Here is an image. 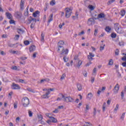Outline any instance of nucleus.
Instances as JSON below:
<instances>
[{"label":"nucleus","instance_id":"6e6552de","mask_svg":"<svg viewBox=\"0 0 126 126\" xmlns=\"http://www.w3.org/2000/svg\"><path fill=\"white\" fill-rule=\"evenodd\" d=\"M114 28L115 29V31L117 32L118 33L120 32V25L119 24H115Z\"/></svg>","mask_w":126,"mask_h":126},{"label":"nucleus","instance_id":"338daca9","mask_svg":"<svg viewBox=\"0 0 126 126\" xmlns=\"http://www.w3.org/2000/svg\"><path fill=\"white\" fill-rule=\"evenodd\" d=\"M122 65H123V66H124L125 67H126V61L122 63Z\"/></svg>","mask_w":126,"mask_h":126},{"label":"nucleus","instance_id":"5701e85b","mask_svg":"<svg viewBox=\"0 0 126 126\" xmlns=\"http://www.w3.org/2000/svg\"><path fill=\"white\" fill-rule=\"evenodd\" d=\"M111 30L112 29L109 26H107L105 28V31H106V32H110Z\"/></svg>","mask_w":126,"mask_h":126},{"label":"nucleus","instance_id":"a878e982","mask_svg":"<svg viewBox=\"0 0 126 126\" xmlns=\"http://www.w3.org/2000/svg\"><path fill=\"white\" fill-rule=\"evenodd\" d=\"M88 8H90L91 10H94V9H95V7L92 5H89Z\"/></svg>","mask_w":126,"mask_h":126},{"label":"nucleus","instance_id":"8fccbe9b","mask_svg":"<svg viewBox=\"0 0 126 126\" xmlns=\"http://www.w3.org/2000/svg\"><path fill=\"white\" fill-rule=\"evenodd\" d=\"M28 14H29V13L28 12V9H27V11L24 12V15H25V16H28Z\"/></svg>","mask_w":126,"mask_h":126},{"label":"nucleus","instance_id":"5fc2aeb1","mask_svg":"<svg viewBox=\"0 0 126 126\" xmlns=\"http://www.w3.org/2000/svg\"><path fill=\"white\" fill-rule=\"evenodd\" d=\"M83 74L84 76H85V77H87V72H86V71H84L83 72Z\"/></svg>","mask_w":126,"mask_h":126},{"label":"nucleus","instance_id":"ddd939ff","mask_svg":"<svg viewBox=\"0 0 126 126\" xmlns=\"http://www.w3.org/2000/svg\"><path fill=\"white\" fill-rule=\"evenodd\" d=\"M64 50V47L63 46H58V50L57 52L60 53L61 52V53Z\"/></svg>","mask_w":126,"mask_h":126},{"label":"nucleus","instance_id":"f704fd0d","mask_svg":"<svg viewBox=\"0 0 126 126\" xmlns=\"http://www.w3.org/2000/svg\"><path fill=\"white\" fill-rule=\"evenodd\" d=\"M45 116H46L48 118H49V119H51L52 117V114L51 113H46Z\"/></svg>","mask_w":126,"mask_h":126},{"label":"nucleus","instance_id":"c9c22d12","mask_svg":"<svg viewBox=\"0 0 126 126\" xmlns=\"http://www.w3.org/2000/svg\"><path fill=\"white\" fill-rule=\"evenodd\" d=\"M117 37V34L116 33L113 32L111 33V38H115Z\"/></svg>","mask_w":126,"mask_h":126},{"label":"nucleus","instance_id":"b1692460","mask_svg":"<svg viewBox=\"0 0 126 126\" xmlns=\"http://www.w3.org/2000/svg\"><path fill=\"white\" fill-rule=\"evenodd\" d=\"M102 111L105 112L106 111V102H104L102 105Z\"/></svg>","mask_w":126,"mask_h":126},{"label":"nucleus","instance_id":"774afa93","mask_svg":"<svg viewBox=\"0 0 126 126\" xmlns=\"http://www.w3.org/2000/svg\"><path fill=\"white\" fill-rule=\"evenodd\" d=\"M12 53V54H16L17 55L18 54V51H13Z\"/></svg>","mask_w":126,"mask_h":126},{"label":"nucleus","instance_id":"f8f14e48","mask_svg":"<svg viewBox=\"0 0 126 126\" xmlns=\"http://www.w3.org/2000/svg\"><path fill=\"white\" fill-rule=\"evenodd\" d=\"M36 50V46L35 45H32L30 47L29 51L30 53H32V52H34Z\"/></svg>","mask_w":126,"mask_h":126},{"label":"nucleus","instance_id":"69168bd1","mask_svg":"<svg viewBox=\"0 0 126 126\" xmlns=\"http://www.w3.org/2000/svg\"><path fill=\"white\" fill-rule=\"evenodd\" d=\"M84 34V32L82 31L81 32H79L78 34L79 36H81V35H83Z\"/></svg>","mask_w":126,"mask_h":126},{"label":"nucleus","instance_id":"de8ad7c7","mask_svg":"<svg viewBox=\"0 0 126 126\" xmlns=\"http://www.w3.org/2000/svg\"><path fill=\"white\" fill-rule=\"evenodd\" d=\"M88 59L90 61V62H91V61H93V58L90 55L88 56Z\"/></svg>","mask_w":126,"mask_h":126},{"label":"nucleus","instance_id":"13d9d810","mask_svg":"<svg viewBox=\"0 0 126 126\" xmlns=\"http://www.w3.org/2000/svg\"><path fill=\"white\" fill-rule=\"evenodd\" d=\"M122 60L123 61V62H126V56H124L122 57Z\"/></svg>","mask_w":126,"mask_h":126},{"label":"nucleus","instance_id":"c03bdc74","mask_svg":"<svg viewBox=\"0 0 126 126\" xmlns=\"http://www.w3.org/2000/svg\"><path fill=\"white\" fill-rule=\"evenodd\" d=\"M64 77H65V74L64 73L62 75L60 78L61 80H63V79H64Z\"/></svg>","mask_w":126,"mask_h":126},{"label":"nucleus","instance_id":"423d86ee","mask_svg":"<svg viewBox=\"0 0 126 126\" xmlns=\"http://www.w3.org/2000/svg\"><path fill=\"white\" fill-rule=\"evenodd\" d=\"M119 90H120V85H119V84H117L113 89L114 94H117V93H119Z\"/></svg>","mask_w":126,"mask_h":126},{"label":"nucleus","instance_id":"4468645a","mask_svg":"<svg viewBox=\"0 0 126 126\" xmlns=\"http://www.w3.org/2000/svg\"><path fill=\"white\" fill-rule=\"evenodd\" d=\"M63 45H64V42L63 41V40H60L58 43V46L63 47Z\"/></svg>","mask_w":126,"mask_h":126},{"label":"nucleus","instance_id":"e2e57ef3","mask_svg":"<svg viewBox=\"0 0 126 126\" xmlns=\"http://www.w3.org/2000/svg\"><path fill=\"white\" fill-rule=\"evenodd\" d=\"M14 109H17V103H14Z\"/></svg>","mask_w":126,"mask_h":126},{"label":"nucleus","instance_id":"79ce46f5","mask_svg":"<svg viewBox=\"0 0 126 126\" xmlns=\"http://www.w3.org/2000/svg\"><path fill=\"white\" fill-rule=\"evenodd\" d=\"M63 60L65 63H67V61H68V59L67 58H66V56H63Z\"/></svg>","mask_w":126,"mask_h":126},{"label":"nucleus","instance_id":"7ed1b4c3","mask_svg":"<svg viewBox=\"0 0 126 126\" xmlns=\"http://www.w3.org/2000/svg\"><path fill=\"white\" fill-rule=\"evenodd\" d=\"M67 54H68V49H64L60 53V58H63V56L66 57V56H67Z\"/></svg>","mask_w":126,"mask_h":126},{"label":"nucleus","instance_id":"bb28decb","mask_svg":"<svg viewBox=\"0 0 126 126\" xmlns=\"http://www.w3.org/2000/svg\"><path fill=\"white\" fill-rule=\"evenodd\" d=\"M120 14L122 16H125V15L126 14V11L124 10H122Z\"/></svg>","mask_w":126,"mask_h":126},{"label":"nucleus","instance_id":"dca6fc26","mask_svg":"<svg viewBox=\"0 0 126 126\" xmlns=\"http://www.w3.org/2000/svg\"><path fill=\"white\" fill-rule=\"evenodd\" d=\"M105 17L106 15H105V14L103 13H100L97 16L98 18H105Z\"/></svg>","mask_w":126,"mask_h":126},{"label":"nucleus","instance_id":"20e7f679","mask_svg":"<svg viewBox=\"0 0 126 126\" xmlns=\"http://www.w3.org/2000/svg\"><path fill=\"white\" fill-rule=\"evenodd\" d=\"M11 88L14 90H19V89H20V86L18 84L13 83L11 86Z\"/></svg>","mask_w":126,"mask_h":126},{"label":"nucleus","instance_id":"9d476101","mask_svg":"<svg viewBox=\"0 0 126 126\" xmlns=\"http://www.w3.org/2000/svg\"><path fill=\"white\" fill-rule=\"evenodd\" d=\"M5 15L8 19H12V15L8 12L5 13Z\"/></svg>","mask_w":126,"mask_h":126},{"label":"nucleus","instance_id":"412c9836","mask_svg":"<svg viewBox=\"0 0 126 126\" xmlns=\"http://www.w3.org/2000/svg\"><path fill=\"white\" fill-rule=\"evenodd\" d=\"M93 97V94H92V93H90L88 94L87 98L89 99V100H91Z\"/></svg>","mask_w":126,"mask_h":126},{"label":"nucleus","instance_id":"f03ea898","mask_svg":"<svg viewBox=\"0 0 126 126\" xmlns=\"http://www.w3.org/2000/svg\"><path fill=\"white\" fill-rule=\"evenodd\" d=\"M62 97L63 99V101H64V102H73V98L70 96H65V95L63 94H61Z\"/></svg>","mask_w":126,"mask_h":126},{"label":"nucleus","instance_id":"aec40b11","mask_svg":"<svg viewBox=\"0 0 126 126\" xmlns=\"http://www.w3.org/2000/svg\"><path fill=\"white\" fill-rule=\"evenodd\" d=\"M41 41L42 42H44V41H45V34H44V32H41Z\"/></svg>","mask_w":126,"mask_h":126},{"label":"nucleus","instance_id":"0eeeda50","mask_svg":"<svg viewBox=\"0 0 126 126\" xmlns=\"http://www.w3.org/2000/svg\"><path fill=\"white\" fill-rule=\"evenodd\" d=\"M51 93V92L49 91V90H48V92H46V93L44 94H43L42 95V98L43 99H47L49 98V95H50V94Z\"/></svg>","mask_w":126,"mask_h":126},{"label":"nucleus","instance_id":"393cba45","mask_svg":"<svg viewBox=\"0 0 126 126\" xmlns=\"http://www.w3.org/2000/svg\"><path fill=\"white\" fill-rule=\"evenodd\" d=\"M50 119H51L52 123H57V122H58V120H57V119L56 118H55V117H52Z\"/></svg>","mask_w":126,"mask_h":126},{"label":"nucleus","instance_id":"4d7b16f0","mask_svg":"<svg viewBox=\"0 0 126 126\" xmlns=\"http://www.w3.org/2000/svg\"><path fill=\"white\" fill-rule=\"evenodd\" d=\"M89 56H90V57H91L92 58H94L95 57V55L94 54H93L92 53H90Z\"/></svg>","mask_w":126,"mask_h":126},{"label":"nucleus","instance_id":"f257e3e1","mask_svg":"<svg viewBox=\"0 0 126 126\" xmlns=\"http://www.w3.org/2000/svg\"><path fill=\"white\" fill-rule=\"evenodd\" d=\"M22 102L24 107H28V105L30 104L29 98L27 97H24L22 100Z\"/></svg>","mask_w":126,"mask_h":126},{"label":"nucleus","instance_id":"052dcab7","mask_svg":"<svg viewBox=\"0 0 126 126\" xmlns=\"http://www.w3.org/2000/svg\"><path fill=\"white\" fill-rule=\"evenodd\" d=\"M124 96H125V93L124 92V91H122L121 92V97L122 99L124 98Z\"/></svg>","mask_w":126,"mask_h":126},{"label":"nucleus","instance_id":"e433bc0d","mask_svg":"<svg viewBox=\"0 0 126 126\" xmlns=\"http://www.w3.org/2000/svg\"><path fill=\"white\" fill-rule=\"evenodd\" d=\"M17 32L19 34H21L22 33H23V30L21 29H18Z\"/></svg>","mask_w":126,"mask_h":126},{"label":"nucleus","instance_id":"bf43d9fd","mask_svg":"<svg viewBox=\"0 0 126 126\" xmlns=\"http://www.w3.org/2000/svg\"><path fill=\"white\" fill-rule=\"evenodd\" d=\"M98 32V30L97 29H95L94 30V36H97V33Z\"/></svg>","mask_w":126,"mask_h":126},{"label":"nucleus","instance_id":"603ef678","mask_svg":"<svg viewBox=\"0 0 126 126\" xmlns=\"http://www.w3.org/2000/svg\"><path fill=\"white\" fill-rule=\"evenodd\" d=\"M29 117H33V113H32V111H29Z\"/></svg>","mask_w":126,"mask_h":126},{"label":"nucleus","instance_id":"72a5a7b5","mask_svg":"<svg viewBox=\"0 0 126 126\" xmlns=\"http://www.w3.org/2000/svg\"><path fill=\"white\" fill-rule=\"evenodd\" d=\"M30 19H32V21H33V22H34V23H36V22H37V19L33 18L32 16L30 17Z\"/></svg>","mask_w":126,"mask_h":126},{"label":"nucleus","instance_id":"473e14b6","mask_svg":"<svg viewBox=\"0 0 126 126\" xmlns=\"http://www.w3.org/2000/svg\"><path fill=\"white\" fill-rule=\"evenodd\" d=\"M19 82H20L21 83H24L25 84H27V82L25 81V80L23 79H20Z\"/></svg>","mask_w":126,"mask_h":126},{"label":"nucleus","instance_id":"864d4df0","mask_svg":"<svg viewBox=\"0 0 126 126\" xmlns=\"http://www.w3.org/2000/svg\"><path fill=\"white\" fill-rule=\"evenodd\" d=\"M105 46V44H104L102 46H101L100 47V51H103V50H104V49Z\"/></svg>","mask_w":126,"mask_h":126},{"label":"nucleus","instance_id":"58836bf2","mask_svg":"<svg viewBox=\"0 0 126 126\" xmlns=\"http://www.w3.org/2000/svg\"><path fill=\"white\" fill-rule=\"evenodd\" d=\"M113 63H114V62H113V60L111 59L108 63L109 65H113Z\"/></svg>","mask_w":126,"mask_h":126},{"label":"nucleus","instance_id":"4c0bfd02","mask_svg":"<svg viewBox=\"0 0 126 126\" xmlns=\"http://www.w3.org/2000/svg\"><path fill=\"white\" fill-rule=\"evenodd\" d=\"M24 44L26 45V46H28V45H29V44H30V42H29V41L28 40H26L24 42Z\"/></svg>","mask_w":126,"mask_h":126},{"label":"nucleus","instance_id":"680f3d73","mask_svg":"<svg viewBox=\"0 0 126 126\" xmlns=\"http://www.w3.org/2000/svg\"><path fill=\"white\" fill-rule=\"evenodd\" d=\"M119 45L120 46H125V43L124 42L122 41L119 42Z\"/></svg>","mask_w":126,"mask_h":126},{"label":"nucleus","instance_id":"2eb2a0df","mask_svg":"<svg viewBox=\"0 0 126 126\" xmlns=\"http://www.w3.org/2000/svg\"><path fill=\"white\" fill-rule=\"evenodd\" d=\"M53 14H51L48 18V24L51 23V21H53Z\"/></svg>","mask_w":126,"mask_h":126},{"label":"nucleus","instance_id":"49530a36","mask_svg":"<svg viewBox=\"0 0 126 126\" xmlns=\"http://www.w3.org/2000/svg\"><path fill=\"white\" fill-rule=\"evenodd\" d=\"M97 70V68H94L93 70V75H96V71Z\"/></svg>","mask_w":126,"mask_h":126},{"label":"nucleus","instance_id":"2f4dec72","mask_svg":"<svg viewBox=\"0 0 126 126\" xmlns=\"http://www.w3.org/2000/svg\"><path fill=\"white\" fill-rule=\"evenodd\" d=\"M119 105L118 104H117L116 105V106L115 107V108L114 109V113H117V110L119 109Z\"/></svg>","mask_w":126,"mask_h":126},{"label":"nucleus","instance_id":"f3484780","mask_svg":"<svg viewBox=\"0 0 126 126\" xmlns=\"http://www.w3.org/2000/svg\"><path fill=\"white\" fill-rule=\"evenodd\" d=\"M15 15L18 18H21V13L20 12L16 11L15 12Z\"/></svg>","mask_w":126,"mask_h":126},{"label":"nucleus","instance_id":"37998d69","mask_svg":"<svg viewBox=\"0 0 126 126\" xmlns=\"http://www.w3.org/2000/svg\"><path fill=\"white\" fill-rule=\"evenodd\" d=\"M38 118L40 120V121H42V120H43V116H42V115L39 114L37 116Z\"/></svg>","mask_w":126,"mask_h":126},{"label":"nucleus","instance_id":"cd10ccee","mask_svg":"<svg viewBox=\"0 0 126 126\" xmlns=\"http://www.w3.org/2000/svg\"><path fill=\"white\" fill-rule=\"evenodd\" d=\"M81 64H82V61H79L78 63V64L77 65V67H78V68H79V67H80Z\"/></svg>","mask_w":126,"mask_h":126},{"label":"nucleus","instance_id":"ea45409f","mask_svg":"<svg viewBox=\"0 0 126 126\" xmlns=\"http://www.w3.org/2000/svg\"><path fill=\"white\" fill-rule=\"evenodd\" d=\"M126 115V113H123L121 117V120L124 121V119H125V116Z\"/></svg>","mask_w":126,"mask_h":126},{"label":"nucleus","instance_id":"a211bd4d","mask_svg":"<svg viewBox=\"0 0 126 126\" xmlns=\"http://www.w3.org/2000/svg\"><path fill=\"white\" fill-rule=\"evenodd\" d=\"M77 87L78 88V91H81V90H82V86L81 84L79 83L77 84Z\"/></svg>","mask_w":126,"mask_h":126},{"label":"nucleus","instance_id":"09e8293b","mask_svg":"<svg viewBox=\"0 0 126 126\" xmlns=\"http://www.w3.org/2000/svg\"><path fill=\"white\" fill-rule=\"evenodd\" d=\"M20 35L18 34H17L15 36L14 40H18V39H19Z\"/></svg>","mask_w":126,"mask_h":126},{"label":"nucleus","instance_id":"4be33fe9","mask_svg":"<svg viewBox=\"0 0 126 126\" xmlns=\"http://www.w3.org/2000/svg\"><path fill=\"white\" fill-rule=\"evenodd\" d=\"M11 69H13V70H20V69H19V68H18L16 66H12Z\"/></svg>","mask_w":126,"mask_h":126},{"label":"nucleus","instance_id":"3c124183","mask_svg":"<svg viewBox=\"0 0 126 126\" xmlns=\"http://www.w3.org/2000/svg\"><path fill=\"white\" fill-rule=\"evenodd\" d=\"M119 53H120V51L118 49H117L115 51L116 56H119Z\"/></svg>","mask_w":126,"mask_h":126},{"label":"nucleus","instance_id":"a19ab883","mask_svg":"<svg viewBox=\"0 0 126 126\" xmlns=\"http://www.w3.org/2000/svg\"><path fill=\"white\" fill-rule=\"evenodd\" d=\"M27 90H28V91H29V92H32V93H35V92H34V91H33V90L31 88H27Z\"/></svg>","mask_w":126,"mask_h":126},{"label":"nucleus","instance_id":"6ab92c4d","mask_svg":"<svg viewBox=\"0 0 126 126\" xmlns=\"http://www.w3.org/2000/svg\"><path fill=\"white\" fill-rule=\"evenodd\" d=\"M45 81H46L47 82H49V81H50V79L48 78L42 79L40 80V82H39V83L42 84L43 83V82H45Z\"/></svg>","mask_w":126,"mask_h":126},{"label":"nucleus","instance_id":"a18cd8bd","mask_svg":"<svg viewBox=\"0 0 126 126\" xmlns=\"http://www.w3.org/2000/svg\"><path fill=\"white\" fill-rule=\"evenodd\" d=\"M116 0H109L108 2H107V4L110 5L112 3H113V2H114V1Z\"/></svg>","mask_w":126,"mask_h":126},{"label":"nucleus","instance_id":"6e6d98bb","mask_svg":"<svg viewBox=\"0 0 126 126\" xmlns=\"http://www.w3.org/2000/svg\"><path fill=\"white\" fill-rule=\"evenodd\" d=\"M36 55H38V53H37V52H34V53L32 54V57H33V59H35V58H36Z\"/></svg>","mask_w":126,"mask_h":126},{"label":"nucleus","instance_id":"c756f323","mask_svg":"<svg viewBox=\"0 0 126 126\" xmlns=\"http://www.w3.org/2000/svg\"><path fill=\"white\" fill-rule=\"evenodd\" d=\"M65 10L66 11V13H71V9H70V8H66L65 9Z\"/></svg>","mask_w":126,"mask_h":126},{"label":"nucleus","instance_id":"7c9ffc66","mask_svg":"<svg viewBox=\"0 0 126 126\" xmlns=\"http://www.w3.org/2000/svg\"><path fill=\"white\" fill-rule=\"evenodd\" d=\"M50 5H55L56 4V0H52L50 3Z\"/></svg>","mask_w":126,"mask_h":126},{"label":"nucleus","instance_id":"39448f33","mask_svg":"<svg viewBox=\"0 0 126 126\" xmlns=\"http://www.w3.org/2000/svg\"><path fill=\"white\" fill-rule=\"evenodd\" d=\"M95 24V20L93 18H91L89 19L88 21V25L90 26L91 25H94Z\"/></svg>","mask_w":126,"mask_h":126},{"label":"nucleus","instance_id":"1a4fd4ad","mask_svg":"<svg viewBox=\"0 0 126 126\" xmlns=\"http://www.w3.org/2000/svg\"><path fill=\"white\" fill-rule=\"evenodd\" d=\"M25 0H21V3L20 4V9L21 10H23L24 9V2Z\"/></svg>","mask_w":126,"mask_h":126},{"label":"nucleus","instance_id":"9b49d317","mask_svg":"<svg viewBox=\"0 0 126 126\" xmlns=\"http://www.w3.org/2000/svg\"><path fill=\"white\" fill-rule=\"evenodd\" d=\"M8 46L11 48H17V47H18V45H17V43L15 44L8 43Z\"/></svg>","mask_w":126,"mask_h":126},{"label":"nucleus","instance_id":"c85d7f7f","mask_svg":"<svg viewBox=\"0 0 126 126\" xmlns=\"http://www.w3.org/2000/svg\"><path fill=\"white\" fill-rule=\"evenodd\" d=\"M71 15V13H65V17L66 18H69Z\"/></svg>","mask_w":126,"mask_h":126},{"label":"nucleus","instance_id":"0e129e2a","mask_svg":"<svg viewBox=\"0 0 126 126\" xmlns=\"http://www.w3.org/2000/svg\"><path fill=\"white\" fill-rule=\"evenodd\" d=\"M9 23H10V24H14V20H10Z\"/></svg>","mask_w":126,"mask_h":126}]
</instances>
